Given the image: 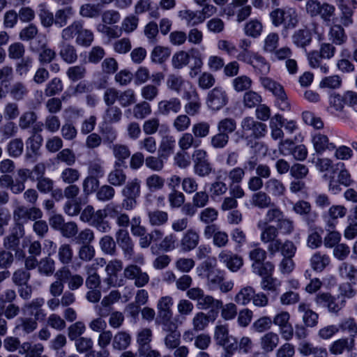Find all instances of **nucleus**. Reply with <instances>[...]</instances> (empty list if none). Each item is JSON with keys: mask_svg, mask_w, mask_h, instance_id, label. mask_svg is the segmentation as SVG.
<instances>
[{"mask_svg": "<svg viewBox=\"0 0 357 357\" xmlns=\"http://www.w3.org/2000/svg\"><path fill=\"white\" fill-rule=\"evenodd\" d=\"M240 126L241 137L246 140L247 146L255 149V151L261 150L264 144L253 140L265 136L267 132L266 125L255 120L253 117L246 116L241 120Z\"/></svg>", "mask_w": 357, "mask_h": 357, "instance_id": "obj_1", "label": "nucleus"}, {"mask_svg": "<svg viewBox=\"0 0 357 357\" xmlns=\"http://www.w3.org/2000/svg\"><path fill=\"white\" fill-rule=\"evenodd\" d=\"M257 227L260 229V241L264 244H267V251L270 255H275L278 252L280 245V239L278 238V228L271 225H267V222L262 220L258 221Z\"/></svg>", "mask_w": 357, "mask_h": 357, "instance_id": "obj_2", "label": "nucleus"}, {"mask_svg": "<svg viewBox=\"0 0 357 357\" xmlns=\"http://www.w3.org/2000/svg\"><path fill=\"white\" fill-rule=\"evenodd\" d=\"M116 243L121 249L123 257L126 260H133L140 264H144L142 255L135 257V243L129 232L126 229H119L115 233Z\"/></svg>", "mask_w": 357, "mask_h": 357, "instance_id": "obj_3", "label": "nucleus"}, {"mask_svg": "<svg viewBox=\"0 0 357 357\" xmlns=\"http://www.w3.org/2000/svg\"><path fill=\"white\" fill-rule=\"evenodd\" d=\"M193 160V172L199 177H206L212 172V165L208 159L207 152L202 149H196L192 154Z\"/></svg>", "mask_w": 357, "mask_h": 357, "instance_id": "obj_4", "label": "nucleus"}, {"mask_svg": "<svg viewBox=\"0 0 357 357\" xmlns=\"http://www.w3.org/2000/svg\"><path fill=\"white\" fill-rule=\"evenodd\" d=\"M206 239L213 238L215 247L221 248L226 247L229 243V236L226 231H222L216 225H206L203 231Z\"/></svg>", "mask_w": 357, "mask_h": 357, "instance_id": "obj_5", "label": "nucleus"}, {"mask_svg": "<svg viewBox=\"0 0 357 357\" xmlns=\"http://www.w3.org/2000/svg\"><path fill=\"white\" fill-rule=\"evenodd\" d=\"M214 337L217 344L224 347L228 350H234L238 347L236 339L229 335V330L227 325H218L215 328Z\"/></svg>", "mask_w": 357, "mask_h": 357, "instance_id": "obj_6", "label": "nucleus"}, {"mask_svg": "<svg viewBox=\"0 0 357 357\" xmlns=\"http://www.w3.org/2000/svg\"><path fill=\"white\" fill-rule=\"evenodd\" d=\"M218 259L231 272H237L243 265L241 257L227 250H223L218 254Z\"/></svg>", "mask_w": 357, "mask_h": 357, "instance_id": "obj_7", "label": "nucleus"}, {"mask_svg": "<svg viewBox=\"0 0 357 357\" xmlns=\"http://www.w3.org/2000/svg\"><path fill=\"white\" fill-rule=\"evenodd\" d=\"M228 101L225 91L221 87H215L208 94L207 105L212 110H219Z\"/></svg>", "mask_w": 357, "mask_h": 357, "instance_id": "obj_8", "label": "nucleus"}, {"mask_svg": "<svg viewBox=\"0 0 357 357\" xmlns=\"http://www.w3.org/2000/svg\"><path fill=\"white\" fill-rule=\"evenodd\" d=\"M126 278L128 280H134L135 284L137 287L145 286L149 281V276L146 272H143L142 269L137 265H129L126 267L123 271Z\"/></svg>", "mask_w": 357, "mask_h": 357, "instance_id": "obj_9", "label": "nucleus"}, {"mask_svg": "<svg viewBox=\"0 0 357 357\" xmlns=\"http://www.w3.org/2000/svg\"><path fill=\"white\" fill-rule=\"evenodd\" d=\"M243 63L250 65L254 72L257 75H259L260 77L267 75L270 71V63L258 52L254 53L245 59Z\"/></svg>", "mask_w": 357, "mask_h": 357, "instance_id": "obj_10", "label": "nucleus"}, {"mask_svg": "<svg viewBox=\"0 0 357 357\" xmlns=\"http://www.w3.org/2000/svg\"><path fill=\"white\" fill-rule=\"evenodd\" d=\"M199 241V232L195 229H188L183 233L179 247L184 252H190L198 246Z\"/></svg>", "mask_w": 357, "mask_h": 357, "instance_id": "obj_11", "label": "nucleus"}, {"mask_svg": "<svg viewBox=\"0 0 357 357\" xmlns=\"http://www.w3.org/2000/svg\"><path fill=\"white\" fill-rule=\"evenodd\" d=\"M44 304V298H36L25 304L22 310L25 314L33 316L36 320L41 321L45 318L47 314L45 310L42 308Z\"/></svg>", "mask_w": 357, "mask_h": 357, "instance_id": "obj_12", "label": "nucleus"}, {"mask_svg": "<svg viewBox=\"0 0 357 357\" xmlns=\"http://www.w3.org/2000/svg\"><path fill=\"white\" fill-rule=\"evenodd\" d=\"M329 108L331 112L341 119L349 118L347 112L344 109L343 95L333 93L329 97Z\"/></svg>", "mask_w": 357, "mask_h": 357, "instance_id": "obj_13", "label": "nucleus"}, {"mask_svg": "<svg viewBox=\"0 0 357 357\" xmlns=\"http://www.w3.org/2000/svg\"><path fill=\"white\" fill-rule=\"evenodd\" d=\"M181 109V102L179 98L176 97L162 100L158 103V112L163 116H167L171 113L177 114Z\"/></svg>", "mask_w": 357, "mask_h": 357, "instance_id": "obj_14", "label": "nucleus"}, {"mask_svg": "<svg viewBox=\"0 0 357 357\" xmlns=\"http://www.w3.org/2000/svg\"><path fill=\"white\" fill-rule=\"evenodd\" d=\"M106 214L104 209L95 211L90 225L95 227L102 233H107L112 229L111 223L106 220Z\"/></svg>", "mask_w": 357, "mask_h": 357, "instance_id": "obj_15", "label": "nucleus"}, {"mask_svg": "<svg viewBox=\"0 0 357 357\" xmlns=\"http://www.w3.org/2000/svg\"><path fill=\"white\" fill-rule=\"evenodd\" d=\"M178 16L183 21L187 26H195L204 22V17L200 15L199 10L185 9L178 11Z\"/></svg>", "mask_w": 357, "mask_h": 357, "instance_id": "obj_16", "label": "nucleus"}, {"mask_svg": "<svg viewBox=\"0 0 357 357\" xmlns=\"http://www.w3.org/2000/svg\"><path fill=\"white\" fill-rule=\"evenodd\" d=\"M312 143L315 151L318 153H322L327 150L333 151L335 149V145L329 142L326 135L321 133L312 135Z\"/></svg>", "mask_w": 357, "mask_h": 357, "instance_id": "obj_17", "label": "nucleus"}, {"mask_svg": "<svg viewBox=\"0 0 357 357\" xmlns=\"http://www.w3.org/2000/svg\"><path fill=\"white\" fill-rule=\"evenodd\" d=\"M328 33V40L336 45H342L347 40V36L343 28L340 24H331Z\"/></svg>", "mask_w": 357, "mask_h": 357, "instance_id": "obj_18", "label": "nucleus"}, {"mask_svg": "<svg viewBox=\"0 0 357 357\" xmlns=\"http://www.w3.org/2000/svg\"><path fill=\"white\" fill-rule=\"evenodd\" d=\"M298 311L303 313L302 319L306 327H314L318 324L319 314L310 308V306L304 303H301L298 306Z\"/></svg>", "mask_w": 357, "mask_h": 357, "instance_id": "obj_19", "label": "nucleus"}, {"mask_svg": "<svg viewBox=\"0 0 357 357\" xmlns=\"http://www.w3.org/2000/svg\"><path fill=\"white\" fill-rule=\"evenodd\" d=\"M353 342L347 337L339 338L329 344L328 351L334 356L342 355L344 351H350L352 349Z\"/></svg>", "mask_w": 357, "mask_h": 357, "instance_id": "obj_20", "label": "nucleus"}, {"mask_svg": "<svg viewBox=\"0 0 357 357\" xmlns=\"http://www.w3.org/2000/svg\"><path fill=\"white\" fill-rule=\"evenodd\" d=\"M347 211V208L342 205L331 206L326 215V218H328L326 220L327 230L333 229L335 226L334 221L345 216Z\"/></svg>", "mask_w": 357, "mask_h": 357, "instance_id": "obj_21", "label": "nucleus"}, {"mask_svg": "<svg viewBox=\"0 0 357 357\" xmlns=\"http://www.w3.org/2000/svg\"><path fill=\"white\" fill-rule=\"evenodd\" d=\"M250 204L259 209L268 208L273 205L271 197L264 191L254 192L250 199Z\"/></svg>", "mask_w": 357, "mask_h": 357, "instance_id": "obj_22", "label": "nucleus"}, {"mask_svg": "<svg viewBox=\"0 0 357 357\" xmlns=\"http://www.w3.org/2000/svg\"><path fill=\"white\" fill-rule=\"evenodd\" d=\"M43 141V138L40 135H33L27 139L26 158L28 160L31 159L32 162L35 161V157L38 154Z\"/></svg>", "mask_w": 357, "mask_h": 357, "instance_id": "obj_23", "label": "nucleus"}, {"mask_svg": "<svg viewBox=\"0 0 357 357\" xmlns=\"http://www.w3.org/2000/svg\"><path fill=\"white\" fill-rule=\"evenodd\" d=\"M279 342V335L272 331L265 333L260 338L261 348L266 353L272 352L278 346Z\"/></svg>", "mask_w": 357, "mask_h": 357, "instance_id": "obj_24", "label": "nucleus"}, {"mask_svg": "<svg viewBox=\"0 0 357 357\" xmlns=\"http://www.w3.org/2000/svg\"><path fill=\"white\" fill-rule=\"evenodd\" d=\"M188 86H190L188 81L185 80L181 75L170 74L167 79V87L169 90L180 93L184 90L188 89Z\"/></svg>", "mask_w": 357, "mask_h": 357, "instance_id": "obj_25", "label": "nucleus"}, {"mask_svg": "<svg viewBox=\"0 0 357 357\" xmlns=\"http://www.w3.org/2000/svg\"><path fill=\"white\" fill-rule=\"evenodd\" d=\"M121 166L119 162H115L114 169L107 175V181L112 186H121L126 183L127 177Z\"/></svg>", "mask_w": 357, "mask_h": 357, "instance_id": "obj_26", "label": "nucleus"}, {"mask_svg": "<svg viewBox=\"0 0 357 357\" xmlns=\"http://www.w3.org/2000/svg\"><path fill=\"white\" fill-rule=\"evenodd\" d=\"M291 39L296 47L305 48L312 42V34L307 29H300L293 33Z\"/></svg>", "mask_w": 357, "mask_h": 357, "instance_id": "obj_27", "label": "nucleus"}, {"mask_svg": "<svg viewBox=\"0 0 357 357\" xmlns=\"http://www.w3.org/2000/svg\"><path fill=\"white\" fill-rule=\"evenodd\" d=\"M74 15L75 10L72 6L58 9L54 14V25L58 28L64 27Z\"/></svg>", "mask_w": 357, "mask_h": 357, "instance_id": "obj_28", "label": "nucleus"}, {"mask_svg": "<svg viewBox=\"0 0 357 357\" xmlns=\"http://www.w3.org/2000/svg\"><path fill=\"white\" fill-rule=\"evenodd\" d=\"M255 296V289L251 286H243L240 288L234 298V302L242 306L248 305Z\"/></svg>", "mask_w": 357, "mask_h": 357, "instance_id": "obj_29", "label": "nucleus"}, {"mask_svg": "<svg viewBox=\"0 0 357 357\" xmlns=\"http://www.w3.org/2000/svg\"><path fill=\"white\" fill-rule=\"evenodd\" d=\"M59 55L67 63H73L77 59L75 47L66 42L61 41L59 45Z\"/></svg>", "mask_w": 357, "mask_h": 357, "instance_id": "obj_30", "label": "nucleus"}, {"mask_svg": "<svg viewBox=\"0 0 357 357\" xmlns=\"http://www.w3.org/2000/svg\"><path fill=\"white\" fill-rule=\"evenodd\" d=\"M83 21L80 20H74L68 26L63 28L61 31V41L68 42L73 40L82 29Z\"/></svg>", "mask_w": 357, "mask_h": 357, "instance_id": "obj_31", "label": "nucleus"}, {"mask_svg": "<svg viewBox=\"0 0 357 357\" xmlns=\"http://www.w3.org/2000/svg\"><path fill=\"white\" fill-rule=\"evenodd\" d=\"M264 185L267 193L271 194L273 197H281L286 191L283 183L276 178H269L265 182Z\"/></svg>", "mask_w": 357, "mask_h": 357, "instance_id": "obj_32", "label": "nucleus"}, {"mask_svg": "<svg viewBox=\"0 0 357 357\" xmlns=\"http://www.w3.org/2000/svg\"><path fill=\"white\" fill-rule=\"evenodd\" d=\"M175 146L176 140L174 136L166 135L162 137L159 147V154L160 157L164 158L165 160L167 159V158L173 153Z\"/></svg>", "mask_w": 357, "mask_h": 357, "instance_id": "obj_33", "label": "nucleus"}, {"mask_svg": "<svg viewBox=\"0 0 357 357\" xmlns=\"http://www.w3.org/2000/svg\"><path fill=\"white\" fill-rule=\"evenodd\" d=\"M174 304V301L172 296H162L158 301L157 310L158 317L172 316V307Z\"/></svg>", "mask_w": 357, "mask_h": 357, "instance_id": "obj_34", "label": "nucleus"}, {"mask_svg": "<svg viewBox=\"0 0 357 357\" xmlns=\"http://www.w3.org/2000/svg\"><path fill=\"white\" fill-rule=\"evenodd\" d=\"M282 282L272 275L264 276L260 282V287L265 291H269L278 294L280 291Z\"/></svg>", "mask_w": 357, "mask_h": 357, "instance_id": "obj_35", "label": "nucleus"}, {"mask_svg": "<svg viewBox=\"0 0 357 357\" xmlns=\"http://www.w3.org/2000/svg\"><path fill=\"white\" fill-rule=\"evenodd\" d=\"M331 262L328 255L321 254L320 252H315L310 258V266L316 271H322Z\"/></svg>", "mask_w": 357, "mask_h": 357, "instance_id": "obj_36", "label": "nucleus"}, {"mask_svg": "<svg viewBox=\"0 0 357 357\" xmlns=\"http://www.w3.org/2000/svg\"><path fill=\"white\" fill-rule=\"evenodd\" d=\"M171 55V50L167 47L160 45L155 46L151 52L152 62L161 64L165 62Z\"/></svg>", "mask_w": 357, "mask_h": 357, "instance_id": "obj_37", "label": "nucleus"}, {"mask_svg": "<svg viewBox=\"0 0 357 357\" xmlns=\"http://www.w3.org/2000/svg\"><path fill=\"white\" fill-rule=\"evenodd\" d=\"M141 193V181L135 178L129 181L121 190L123 197H132L138 198Z\"/></svg>", "mask_w": 357, "mask_h": 357, "instance_id": "obj_38", "label": "nucleus"}, {"mask_svg": "<svg viewBox=\"0 0 357 357\" xmlns=\"http://www.w3.org/2000/svg\"><path fill=\"white\" fill-rule=\"evenodd\" d=\"M152 331L149 328L140 329L137 334V351L151 347Z\"/></svg>", "mask_w": 357, "mask_h": 357, "instance_id": "obj_39", "label": "nucleus"}, {"mask_svg": "<svg viewBox=\"0 0 357 357\" xmlns=\"http://www.w3.org/2000/svg\"><path fill=\"white\" fill-rule=\"evenodd\" d=\"M130 335L126 331H119L113 337L112 347L116 350H124L130 346Z\"/></svg>", "mask_w": 357, "mask_h": 357, "instance_id": "obj_40", "label": "nucleus"}, {"mask_svg": "<svg viewBox=\"0 0 357 357\" xmlns=\"http://www.w3.org/2000/svg\"><path fill=\"white\" fill-rule=\"evenodd\" d=\"M178 144L181 151L188 150L191 147L197 148L201 144L200 139H196L191 132H184L179 137Z\"/></svg>", "mask_w": 357, "mask_h": 357, "instance_id": "obj_41", "label": "nucleus"}, {"mask_svg": "<svg viewBox=\"0 0 357 357\" xmlns=\"http://www.w3.org/2000/svg\"><path fill=\"white\" fill-rule=\"evenodd\" d=\"M9 93L13 100L20 101L26 97L29 93V89L24 83L18 81L11 85Z\"/></svg>", "mask_w": 357, "mask_h": 357, "instance_id": "obj_42", "label": "nucleus"}, {"mask_svg": "<svg viewBox=\"0 0 357 357\" xmlns=\"http://www.w3.org/2000/svg\"><path fill=\"white\" fill-rule=\"evenodd\" d=\"M335 7L326 2L321 3L319 16L326 25L334 23Z\"/></svg>", "mask_w": 357, "mask_h": 357, "instance_id": "obj_43", "label": "nucleus"}, {"mask_svg": "<svg viewBox=\"0 0 357 357\" xmlns=\"http://www.w3.org/2000/svg\"><path fill=\"white\" fill-rule=\"evenodd\" d=\"M197 305L199 308L202 310H207L211 308L212 310H219L222 307V301L221 300L215 299L212 296L203 294L199 301L197 302Z\"/></svg>", "mask_w": 357, "mask_h": 357, "instance_id": "obj_44", "label": "nucleus"}, {"mask_svg": "<svg viewBox=\"0 0 357 357\" xmlns=\"http://www.w3.org/2000/svg\"><path fill=\"white\" fill-rule=\"evenodd\" d=\"M244 33L250 37L256 38L261 36L263 31L262 23L257 20L252 19L248 22L243 29Z\"/></svg>", "mask_w": 357, "mask_h": 357, "instance_id": "obj_45", "label": "nucleus"}, {"mask_svg": "<svg viewBox=\"0 0 357 357\" xmlns=\"http://www.w3.org/2000/svg\"><path fill=\"white\" fill-rule=\"evenodd\" d=\"M189 54L190 59L192 60L190 76L194 77L203 66L204 56L201 54L200 51L196 48H192L189 51Z\"/></svg>", "mask_w": 357, "mask_h": 357, "instance_id": "obj_46", "label": "nucleus"}, {"mask_svg": "<svg viewBox=\"0 0 357 357\" xmlns=\"http://www.w3.org/2000/svg\"><path fill=\"white\" fill-rule=\"evenodd\" d=\"M94 39V35L90 29L84 28V22L82 24V29L79 30L77 36L75 38V43L80 46L89 47Z\"/></svg>", "mask_w": 357, "mask_h": 357, "instance_id": "obj_47", "label": "nucleus"}, {"mask_svg": "<svg viewBox=\"0 0 357 357\" xmlns=\"http://www.w3.org/2000/svg\"><path fill=\"white\" fill-rule=\"evenodd\" d=\"M58 259L63 265L70 264L73 259L74 252L70 245L61 244L58 249Z\"/></svg>", "mask_w": 357, "mask_h": 357, "instance_id": "obj_48", "label": "nucleus"}, {"mask_svg": "<svg viewBox=\"0 0 357 357\" xmlns=\"http://www.w3.org/2000/svg\"><path fill=\"white\" fill-rule=\"evenodd\" d=\"M210 124L206 121H198L192 124L191 133L196 139L206 137L210 133Z\"/></svg>", "mask_w": 357, "mask_h": 357, "instance_id": "obj_49", "label": "nucleus"}, {"mask_svg": "<svg viewBox=\"0 0 357 357\" xmlns=\"http://www.w3.org/2000/svg\"><path fill=\"white\" fill-rule=\"evenodd\" d=\"M85 270L87 274L86 286L89 289H98L100 284V278L95 271L93 266H86Z\"/></svg>", "mask_w": 357, "mask_h": 357, "instance_id": "obj_50", "label": "nucleus"}, {"mask_svg": "<svg viewBox=\"0 0 357 357\" xmlns=\"http://www.w3.org/2000/svg\"><path fill=\"white\" fill-rule=\"evenodd\" d=\"M190 59L189 52L183 50L176 52L172 57V65L175 69H182L186 66Z\"/></svg>", "mask_w": 357, "mask_h": 357, "instance_id": "obj_51", "label": "nucleus"}, {"mask_svg": "<svg viewBox=\"0 0 357 357\" xmlns=\"http://www.w3.org/2000/svg\"><path fill=\"white\" fill-rule=\"evenodd\" d=\"M220 178V177L218 176L217 179L209 185L208 190L211 197L213 199L220 197L227 191V184L225 182L221 181Z\"/></svg>", "mask_w": 357, "mask_h": 357, "instance_id": "obj_52", "label": "nucleus"}, {"mask_svg": "<svg viewBox=\"0 0 357 357\" xmlns=\"http://www.w3.org/2000/svg\"><path fill=\"white\" fill-rule=\"evenodd\" d=\"M115 193L116 191L112 186L103 185L96 191V197L99 202H107L114 197Z\"/></svg>", "mask_w": 357, "mask_h": 357, "instance_id": "obj_53", "label": "nucleus"}, {"mask_svg": "<svg viewBox=\"0 0 357 357\" xmlns=\"http://www.w3.org/2000/svg\"><path fill=\"white\" fill-rule=\"evenodd\" d=\"M122 112L116 106H109L105 112L102 119L107 123H116L121 121Z\"/></svg>", "mask_w": 357, "mask_h": 357, "instance_id": "obj_54", "label": "nucleus"}, {"mask_svg": "<svg viewBox=\"0 0 357 357\" xmlns=\"http://www.w3.org/2000/svg\"><path fill=\"white\" fill-rule=\"evenodd\" d=\"M206 285L209 290H215L223 280V273L220 270L212 271L206 273Z\"/></svg>", "mask_w": 357, "mask_h": 357, "instance_id": "obj_55", "label": "nucleus"}, {"mask_svg": "<svg viewBox=\"0 0 357 357\" xmlns=\"http://www.w3.org/2000/svg\"><path fill=\"white\" fill-rule=\"evenodd\" d=\"M252 271L262 278L268 275H272L274 271V265L270 262H261L252 264L251 265Z\"/></svg>", "mask_w": 357, "mask_h": 357, "instance_id": "obj_56", "label": "nucleus"}, {"mask_svg": "<svg viewBox=\"0 0 357 357\" xmlns=\"http://www.w3.org/2000/svg\"><path fill=\"white\" fill-rule=\"evenodd\" d=\"M259 82L265 89L271 92L274 96L278 95V93L284 91L280 84L270 77L261 76L259 77Z\"/></svg>", "mask_w": 357, "mask_h": 357, "instance_id": "obj_57", "label": "nucleus"}, {"mask_svg": "<svg viewBox=\"0 0 357 357\" xmlns=\"http://www.w3.org/2000/svg\"><path fill=\"white\" fill-rule=\"evenodd\" d=\"M55 271V261L50 257L42 258L38 263V271L45 276L52 275Z\"/></svg>", "mask_w": 357, "mask_h": 357, "instance_id": "obj_58", "label": "nucleus"}, {"mask_svg": "<svg viewBox=\"0 0 357 357\" xmlns=\"http://www.w3.org/2000/svg\"><path fill=\"white\" fill-rule=\"evenodd\" d=\"M33 59L31 56L22 58L15 66L16 73L20 77H25L31 70Z\"/></svg>", "mask_w": 357, "mask_h": 357, "instance_id": "obj_59", "label": "nucleus"}, {"mask_svg": "<svg viewBox=\"0 0 357 357\" xmlns=\"http://www.w3.org/2000/svg\"><path fill=\"white\" fill-rule=\"evenodd\" d=\"M251 45L252 42L247 38H243L239 40L238 47L240 49V52L236 56L237 60L243 62L245 59L256 52L249 50Z\"/></svg>", "mask_w": 357, "mask_h": 357, "instance_id": "obj_60", "label": "nucleus"}, {"mask_svg": "<svg viewBox=\"0 0 357 357\" xmlns=\"http://www.w3.org/2000/svg\"><path fill=\"white\" fill-rule=\"evenodd\" d=\"M191 125V120L190 116L185 114H182L176 116L173 120L172 126L177 132L186 131Z\"/></svg>", "mask_w": 357, "mask_h": 357, "instance_id": "obj_61", "label": "nucleus"}, {"mask_svg": "<svg viewBox=\"0 0 357 357\" xmlns=\"http://www.w3.org/2000/svg\"><path fill=\"white\" fill-rule=\"evenodd\" d=\"M151 107L146 101H142L133 107V116L137 119H144L151 114Z\"/></svg>", "mask_w": 357, "mask_h": 357, "instance_id": "obj_62", "label": "nucleus"}, {"mask_svg": "<svg viewBox=\"0 0 357 357\" xmlns=\"http://www.w3.org/2000/svg\"><path fill=\"white\" fill-rule=\"evenodd\" d=\"M99 245L106 255H114L116 253V242L114 238L108 235L102 236L99 241Z\"/></svg>", "mask_w": 357, "mask_h": 357, "instance_id": "obj_63", "label": "nucleus"}, {"mask_svg": "<svg viewBox=\"0 0 357 357\" xmlns=\"http://www.w3.org/2000/svg\"><path fill=\"white\" fill-rule=\"evenodd\" d=\"M236 129V122L232 118H225L218 121L217 130L218 132L229 136Z\"/></svg>", "mask_w": 357, "mask_h": 357, "instance_id": "obj_64", "label": "nucleus"}]
</instances>
